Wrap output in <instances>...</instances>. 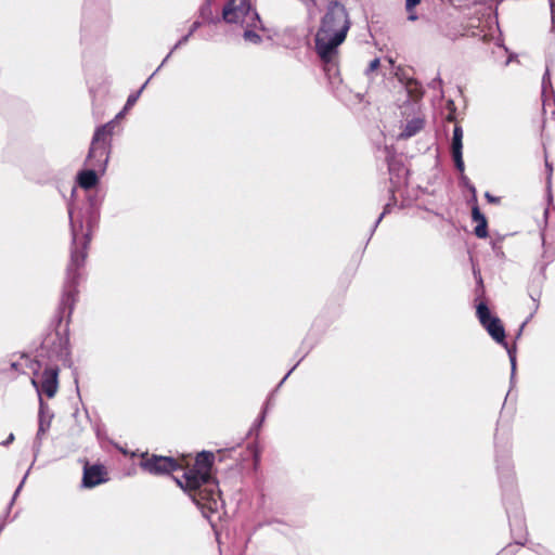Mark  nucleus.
Instances as JSON below:
<instances>
[{
	"label": "nucleus",
	"mask_w": 555,
	"mask_h": 555,
	"mask_svg": "<svg viewBox=\"0 0 555 555\" xmlns=\"http://www.w3.org/2000/svg\"><path fill=\"white\" fill-rule=\"evenodd\" d=\"M102 197L98 192H91L87 195V204L79 215L74 217V206L69 202L67 205L72 245L69 262L66 267V276L63 286V293L59 307V313L62 318L73 313L76 298L78 295V285L82 276V269L88 257V248L91 242L92 231L98 225L100 219V208Z\"/></svg>",
	"instance_id": "f257e3e1"
},
{
	"label": "nucleus",
	"mask_w": 555,
	"mask_h": 555,
	"mask_svg": "<svg viewBox=\"0 0 555 555\" xmlns=\"http://www.w3.org/2000/svg\"><path fill=\"white\" fill-rule=\"evenodd\" d=\"M350 27L351 21L346 7L338 0L330 1L314 36L315 53L322 63L334 65Z\"/></svg>",
	"instance_id": "f03ea898"
},
{
	"label": "nucleus",
	"mask_w": 555,
	"mask_h": 555,
	"mask_svg": "<svg viewBox=\"0 0 555 555\" xmlns=\"http://www.w3.org/2000/svg\"><path fill=\"white\" fill-rule=\"evenodd\" d=\"M214 461L212 452L202 451L196 455L193 468L184 472L183 480L176 479L197 506L210 511L218 508L221 498L218 481L211 476Z\"/></svg>",
	"instance_id": "7ed1b4c3"
},
{
	"label": "nucleus",
	"mask_w": 555,
	"mask_h": 555,
	"mask_svg": "<svg viewBox=\"0 0 555 555\" xmlns=\"http://www.w3.org/2000/svg\"><path fill=\"white\" fill-rule=\"evenodd\" d=\"M476 313L479 322L487 330L492 339L506 348L511 362V383L513 384L516 374V346H508L505 340V328L501 320L491 314V311L485 301H480L476 306Z\"/></svg>",
	"instance_id": "20e7f679"
},
{
	"label": "nucleus",
	"mask_w": 555,
	"mask_h": 555,
	"mask_svg": "<svg viewBox=\"0 0 555 555\" xmlns=\"http://www.w3.org/2000/svg\"><path fill=\"white\" fill-rule=\"evenodd\" d=\"M495 462L503 492H513L515 485L514 469L511 460V443L506 440L500 443L495 437ZM511 503L517 505V498L511 493Z\"/></svg>",
	"instance_id": "39448f33"
},
{
	"label": "nucleus",
	"mask_w": 555,
	"mask_h": 555,
	"mask_svg": "<svg viewBox=\"0 0 555 555\" xmlns=\"http://www.w3.org/2000/svg\"><path fill=\"white\" fill-rule=\"evenodd\" d=\"M259 13L250 4V0H229L222 9V20L228 24L244 26L248 22L259 23Z\"/></svg>",
	"instance_id": "423d86ee"
},
{
	"label": "nucleus",
	"mask_w": 555,
	"mask_h": 555,
	"mask_svg": "<svg viewBox=\"0 0 555 555\" xmlns=\"http://www.w3.org/2000/svg\"><path fill=\"white\" fill-rule=\"evenodd\" d=\"M44 350L51 361L55 360L63 364L69 362L70 351L68 347V337L66 336H62L59 333L49 335L42 343L41 356Z\"/></svg>",
	"instance_id": "0eeeda50"
},
{
	"label": "nucleus",
	"mask_w": 555,
	"mask_h": 555,
	"mask_svg": "<svg viewBox=\"0 0 555 555\" xmlns=\"http://www.w3.org/2000/svg\"><path fill=\"white\" fill-rule=\"evenodd\" d=\"M59 366L56 364H50L43 369L39 380L35 378L31 379V384L36 388L39 399L42 398V393L48 398H53L56 395L59 389Z\"/></svg>",
	"instance_id": "6e6552de"
},
{
	"label": "nucleus",
	"mask_w": 555,
	"mask_h": 555,
	"mask_svg": "<svg viewBox=\"0 0 555 555\" xmlns=\"http://www.w3.org/2000/svg\"><path fill=\"white\" fill-rule=\"evenodd\" d=\"M140 465L145 472L153 475L170 474L180 467L176 459L162 455L143 459Z\"/></svg>",
	"instance_id": "1a4fd4ad"
},
{
	"label": "nucleus",
	"mask_w": 555,
	"mask_h": 555,
	"mask_svg": "<svg viewBox=\"0 0 555 555\" xmlns=\"http://www.w3.org/2000/svg\"><path fill=\"white\" fill-rule=\"evenodd\" d=\"M111 149V144H107L103 141H95V138H92L87 155V163L91 167L104 171L108 164Z\"/></svg>",
	"instance_id": "9d476101"
},
{
	"label": "nucleus",
	"mask_w": 555,
	"mask_h": 555,
	"mask_svg": "<svg viewBox=\"0 0 555 555\" xmlns=\"http://www.w3.org/2000/svg\"><path fill=\"white\" fill-rule=\"evenodd\" d=\"M106 469L101 464L89 465L88 463L83 467L82 475V487L83 488H94L101 483L107 481L106 478Z\"/></svg>",
	"instance_id": "9b49d317"
},
{
	"label": "nucleus",
	"mask_w": 555,
	"mask_h": 555,
	"mask_svg": "<svg viewBox=\"0 0 555 555\" xmlns=\"http://www.w3.org/2000/svg\"><path fill=\"white\" fill-rule=\"evenodd\" d=\"M463 129L461 126L455 125L452 134L451 142V155L454 162L455 168L463 172L465 170V165L463 160Z\"/></svg>",
	"instance_id": "f8f14e48"
},
{
	"label": "nucleus",
	"mask_w": 555,
	"mask_h": 555,
	"mask_svg": "<svg viewBox=\"0 0 555 555\" xmlns=\"http://www.w3.org/2000/svg\"><path fill=\"white\" fill-rule=\"evenodd\" d=\"M472 219L477 222L474 233L479 238H486L488 236V221L486 216L481 212L477 201L472 207Z\"/></svg>",
	"instance_id": "ddd939ff"
},
{
	"label": "nucleus",
	"mask_w": 555,
	"mask_h": 555,
	"mask_svg": "<svg viewBox=\"0 0 555 555\" xmlns=\"http://www.w3.org/2000/svg\"><path fill=\"white\" fill-rule=\"evenodd\" d=\"M243 38L245 41L254 43V44H260L262 42V38L259 34H257L256 30H266L264 25L259 17V23L256 22H248L244 26Z\"/></svg>",
	"instance_id": "4468645a"
},
{
	"label": "nucleus",
	"mask_w": 555,
	"mask_h": 555,
	"mask_svg": "<svg viewBox=\"0 0 555 555\" xmlns=\"http://www.w3.org/2000/svg\"><path fill=\"white\" fill-rule=\"evenodd\" d=\"M77 183L86 191H90L95 188L99 183V176L95 169L91 168L79 171L77 175Z\"/></svg>",
	"instance_id": "2eb2a0df"
},
{
	"label": "nucleus",
	"mask_w": 555,
	"mask_h": 555,
	"mask_svg": "<svg viewBox=\"0 0 555 555\" xmlns=\"http://www.w3.org/2000/svg\"><path fill=\"white\" fill-rule=\"evenodd\" d=\"M53 417L54 414L50 410L48 403L44 402L42 398H40L38 412V427H40L41 433H48Z\"/></svg>",
	"instance_id": "dca6fc26"
},
{
	"label": "nucleus",
	"mask_w": 555,
	"mask_h": 555,
	"mask_svg": "<svg viewBox=\"0 0 555 555\" xmlns=\"http://www.w3.org/2000/svg\"><path fill=\"white\" fill-rule=\"evenodd\" d=\"M116 126V119H112L111 121L96 127L92 138H95V141H103L112 145V137L114 135Z\"/></svg>",
	"instance_id": "f3484780"
},
{
	"label": "nucleus",
	"mask_w": 555,
	"mask_h": 555,
	"mask_svg": "<svg viewBox=\"0 0 555 555\" xmlns=\"http://www.w3.org/2000/svg\"><path fill=\"white\" fill-rule=\"evenodd\" d=\"M424 127V121L421 118H413L406 122L403 130L399 134L400 139H408L415 135Z\"/></svg>",
	"instance_id": "a211bd4d"
},
{
	"label": "nucleus",
	"mask_w": 555,
	"mask_h": 555,
	"mask_svg": "<svg viewBox=\"0 0 555 555\" xmlns=\"http://www.w3.org/2000/svg\"><path fill=\"white\" fill-rule=\"evenodd\" d=\"M503 501L505 504V509L509 518V525L512 527V531H515V528H518L519 530H522L524 527V520L521 515L518 513V507H515V514L512 517L511 516V507L507 505V492H503Z\"/></svg>",
	"instance_id": "6ab92c4d"
},
{
	"label": "nucleus",
	"mask_w": 555,
	"mask_h": 555,
	"mask_svg": "<svg viewBox=\"0 0 555 555\" xmlns=\"http://www.w3.org/2000/svg\"><path fill=\"white\" fill-rule=\"evenodd\" d=\"M211 7L209 3H203L199 8V16L209 24H217L220 18L214 15Z\"/></svg>",
	"instance_id": "aec40b11"
},
{
	"label": "nucleus",
	"mask_w": 555,
	"mask_h": 555,
	"mask_svg": "<svg viewBox=\"0 0 555 555\" xmlns=\"http://www.w3.org/2000/svg\"><path fill=\"white\" fill-rule=\"evenodd\" d=\"M390 194H391V201L389 203H387L385 206H384V209H383V212L379 215V217L376 219V221L374 222L372 229H371V234H370V237L373 235V233L375 232V230L377 229L378 224L380 223V221L383 220V218L389 214L391 211V207L393 205H396L397 201H396V197H395V193L392 190H390Z\"/></svg>",
	"instance_id": "412c9836"
},
{
	"label": "nucleus",
	"mask_w": 555,
	"mask_h": 555,
	"mask_svg": "<svg viewBox=\"0 0 555 555\" xmlns=\"http://www.w3.org/2000/svg\"><path fill=\"white\" fill-rule=\"evenodd\" d=\"M202 26L201 22L198 21H195L193 22V24L191 25L189 31L186 35H184L183 37H181L178 42L173 46V49H178L180 48L181 46L185 44L189 39L192 37V35Z\"/></svg>",
	"instance_id": "4be33fe9"
},
{
	"label": "nucleus",
	"mask_w": 555,
	"mask_h": 555,
	"mask_svg": "<svg viewBox=\"0 0 555 555\" xmlns=\"http://www.w3.org/2000/svg\"><path fill=\"white\" fill-rule=\"evenodd\" d=\"M149 81H150V79H147L137 92H133L128 96L126 104L124 106V111L129 109L137 103V101L139 100L142 91L144 90V88L146 87Z\"/></svg>",
	"instance_id": "5701e85b"
},
{
	"label": "nucleus",
	"mask_w": 555,
	"mask_h": 555,
	"mask_svg": "<svg viewBox=\"0 0 555 555\" xmlns=\"http://www.w3.org/2000/svg\"><path fill=\"white\" fill-rule=\"evenodd\" d=\"M554 93L552 81H551V74L548 67H546L545 73L542 77V95L545 96L547 92Z\"/></svg>",
	"instance_id": "b1692460"
},
{
	"label": "nucleus",
	"mask_w": 555,
	"mask_h": 555,
	"mask_svg": "<svg viewBox=\"0 0 555 555\" xmlns=\"http://www.w3.org/2000/svg\"><path fill=\"white\" fill-rule=\"evenodd\" d=\"M267 410H268V402L264 404L260 415L258 416V418L255 421L254 425L251 426V428L249 430V435L258 434V430L260 429V427L262 426V423L264 422V418L267 415Z\"/></svg>",
	"instance_id": "393cba45"
},
{
	"label": "nucleus",
	"mask_w": 555,
	"mask_h": 555,
	"mask_svg": "<svg viewBox=\"0 0 555 555\" xmlns=\"http://www.w3.org/2000/svg\"><path fill=\"white\" fill-rule=\"evenodd\" d=\"M460 182H461L462 185H464V186H466L468 189V191L473 195V201L476 202L477 201L476 188H475V185L473 183H470V181L467 178V176L464 175V171L461 172Z\"/></svg>",
	"instance_id": "a878e982"
},
{
	"label": "nucleus",
	"mask_w": 555,
	"mask_h": 555,
	"mask_svg": "<svg viewBox=\"0 0 555 555\" xmlns=\"http://www.w3.org/2000/svg\"><path fill=\"white\" fill-rule=\"evenodd\" d=\"M46 434L47 433H41L40 431V427H38V430H37V434H36L35 440H34V444H33V450H34L35 457L40 452V449H41V446H42V439H43V436Z\"/></svg>",
	"instance_id": "bb28decb"
},
{
	"label": "nucleus",
	"mask_w": 555,
	"mask_h": 555,
	"mask_svg": "<svg viewBox=\"0 0 555 555\" xmlns=\"http://www.w3.org/2000/svg\"><path fill=\"white\" fill-rule=\"evenodd\" d=\"M380 65V61L378 57H375L374 60H372L367 66V68L365 69V75L366 76H370L373 72H375Z\"/></svg>",
	"instance_id": "cd10ccee"
},
{
	"label": "nucleus",
	"mask_w": 555,
	"mask_h": 555,
	"mask_svg": "<svg viewBox=\"0 0 555 555\" xmlns=\"http://www.w3.org/2000/svg\"><path fill=\"white\" fill-rule=\"evenodd\" d=\"M429 88L433 89V90H441L442 88V79L440 78V76L438 75L437 77H435L429 83H428Z\"/></svg>",
	"instance_id": "c85d7f7f"
},
{
	"label": "nucleus",
	"mask_w": 555,
	"mask_h": 555,
	"mask_svg": "<svg viewBox=\"0 0 555 555\" xmlns=\"http://www.w3.org/2000/svg\"><path fill=\"white\" fill-rule=\"evenodd\" d=\"M26 478H27V474H25V476L23 477V479H22V481L20 482L18 487L16 488V490H15V492H14V494H13V498H12V500H11L10 504H9L8 511H9V509L11 508V506L13 505V503H14V501H15L16 496L18 495V493H20V491H21V489H22V487H23V485H24V482H25Z\"/></svg>",
	"instance_id": "c756f323"
},
{
	"label": "nucleus",
	"mask_w": 555,
	"mask_h": 555,
	"mask_svg": "<svg viewBox=\"0 0 555 555\" xmlns=\"http://www.w3.org/2000/svg\"><path fill=\"white\" fill-rule=\"evenodd\" d=\"M420 3H421V0H405V9L408 12H411Z\"/></svg>",
	"instance_id": "7c9ffc66"
},
{
	"label": "nucleus",
	"mask_w": 555,
	"mask_h": 555,
	"mask_svg": "<svg viewBox=\"0 0 555 555\" xmlns=\"http://www.w3.org/2000/svg\"><path fill=\"white\" fill-rule=\"evenodd\" d=\"M485 197L491 204H499L501 202L500 197L492 195L490 192H486Z\"/></svg>",
	"instance_id": "2f4dec72"
},
{
	"label": "nucleus",
	"mask_w": 555,
	"mask_h": 555,
	"mask_svg": "<svg viewBox=\"0 0 555 555\" xmlns=\"http://www.w3.org/2000/svg\"><path fill=\"white\" fill-rule=\"evenodd\" d=\"M176 49H171L170 52L166 55V57L163 60L162 64L156 68V70L150 76V80L153 78V76L165 65L166 62H168L169 57L171 56L172 52Z\"/></svg>",
	"instance_id": "473e14b6"
},
{
	"label": "nucleus",
	"mask_w": 555,
	"mask_h": 555,
	"mask_svg": "<svg viewBox=\"0 0 555 555\" xmlns=\"http://www.w3.org/2000/svg\"><path fill=\"white\" fill-rule=\"evenodd\" d=\"M299 364V362H297L288 372L287 374L282 378V380L279 383L276 389H279L282 384L287 379V377L293 373V371L297 367V365Z\"/></svg>",
	"instance_id": "72a5a7b5"
},
{
	"label": "nucleus",
	"mask_w": 555,
	"mask_h": 555,
	"mask_svg": "<svg viewBox=\"0 0 555 555\" xmlns=\"http://www.w3.org/2000/svg\"><path fill=\"white\" fill-rule=\"evenodd\" d=\"M14 438H15L14 435L11 433L1 444L7 447L14 441Z\"/></svg>",
	"instance_id": "f704fd0d"
},
{
	"label": "nucleus",
	"mask_w": 555,
	"mask_h": 555,
	"mask_svg": "<svg viewBox=\"0 0 555 555\" xmlns=\"http://www.w3.org/2000/svg\"><path fill=\"white\" fill-rule=\"evenodd\" d=\"M531 299H532V300H533V302H534V309H533V312L529 315L528 320H529L530 318H532L533 313H534V312H537V310H538V308H539L538 298H535V297H533V296L531 295Z\"/></svg>",
	"instance_id": "c9c22d12"
},
{
	"label": "nucleus",
	"mask_w": 555,
	"mask_h": 555,
	"mask_svg": "<svg viewBox=\"0 0 555 555\" xmlns=\"http://www.w3.org/2000/svg\"><path fill=\"white\" fill-rule=\"evenodd\" d=\"M409 13H410L409 16H408L409 21L414 22V21H416L418 18L417 14L413 13V10L411 12H409Z\"/></svg>",
	"instance_id": "e433bc0d"
},
{
	"label": "nucleus",
	"mask_w": 555,
	"mask_h": 555,
	"mask_svg": "<svg viewBox=\"0 0 555 555\" xmlns=\"http://www.w3.org/2000/svg\"><path fill=\"white\" fill-rule=\"evenodd\" d=\"M551 11H552V22L555 25V15H554V1L550 0Z\"/></svg>",
	"instance_id": "4c0bfd02"
},
{
	"label": "nucleus",
	"mask_w": 555,
	"mask_h": 555,
	"mask_svg": "<svg viewBox=\"0 0 555 555\" xmlns=\"http://www.w3.org/2000/svg\"><path fill=\"white\" fill-rule=\"evenodd\" d=\"M20 363L16 361H13L10 363V367L12 371H18Z\"/></svg>",
	"instance_id": "58836bf2"
},
{
	"label": "nucleus",
	"mask_w": 555,
	"mask_h": 555,
	"mask_svg": "<svg viewBox=\"0 0 555 555\" xmlns=\"http://www.w3.org/2000/svg\"><path fill=\"white\" fill-rule=\"evenodd\" d=\"M387 162H388V170L391 173L395 169V164L389 159Z\"/></svg>",
	"instance_id": "ea45409f"
},
{
	"label": "nucleus",
	"mask_w": 555,
	"mask_h": 555,
	"mask_svg": "<svg viewBox=\"0 0 555 555\" xmlns=\"http://www.w3.org/2000/svg\"><path fill=\"white\" fill-rule=\"evenodd\" d=\"M125 112H126V111H124V109H122L121 112H119V113L115 116V118H114V119H116V124L118 122V119H120V118L124 116Z\"/></svg>",
	"instance_id": "a19ab883"
},
{
	"label": "nucleus",
	"mask_w": 555,
	"mask_h": 555,
	"mask_svg": "<svg viewBox=\"0 0 555 555\" xmlns=\"http://www.w3.org/2000/svg\"><path fill=\"white\" fill-rule=\"evenodd\" d=\"M545 166L550 172H552V166L550 165L547 158L545 159Z\"/></svg>",
	"instance_id": "79ce46f5"
},
{
	"label": "nucleus",
	"mask_w": 555,
	"mask_h": 555,
	"mask_svg": "<svg viewBox=\"0 0 555 555\" xmlns=\"http://www.w3.org/2000/svg\"><path fill=\"white\" fill-rule=\"evenodd\" d=\"M527 322H528V320H527V321H525V322L521 324V326H520V328H519V332H518V336L521 334V331H522V328L525 327V325H526V323H527Z\"/></svg>",
	"instance_id": "37998d69"
},
{
	"label": "nucleus",
	"mask_w": 555,
	"mask_h": 555,
	"mask_svg": "<svg viewBox=\"0 0 555 555\" xmlns=\"http://www.w3.org/2000/svg\"><path fill=\"white\" fill-rule=\"evenodd\" d=\"M478 285L480 286L481 289L483 288L481 276L478 278Z\"/></svg>",
	"instance_id": "c03bdc74"
},
{
	"label": "nucleus",
	"mask_w": 555,
	"mask_h": 555,
	"mask_svg": "<svg viewBox=\"0 0 555 555\" xmlns=\"http://www.w3.org/2000/svg\"><path fill=\"white\" fill-rule=\"evenodd\" d=\"M215 0H205L203 3H209V5H212Z\"/></svg>",
	"instance_id": "a18cd8bd"
},
{
	"label": "nucleus",
	"mask_w": 555,
	"mask_h": 555,
	"mask_svg": "<svg viewBox=\"0 0 555 555\" xmlns=\"http://www.w3.org/2000/svg\"><path fill=\"white\" fill-rule=\"evenodd\" d=\"M541 550H542V552H540V554H541V555H545V554H546L545 548H541Z\"/></svg>",
	"instance_id": "49530a36"
},
{
	"label": "nucleus",
	"mask_w": 555,
	"mask_h": 555,
	"mask_svg": "<svg viewBox=\"0 0 555 555\" xmlns=\"http://www.w3.org/2000/svg\"><path fill=\"white\" fill-rule=\"evenodd\" d=\"M511 61H512V57H508L507 61L505 62V65H508Z\"/></svg>",
	"instance_id": "de8ad7c7"
},
{
	"label": "nucleus",
	"mask_w": 555,
	"mask_h": 555,
	"mask_svg": "<svg viewBox=\"0 0 555 555\" xmlns=\"http://www.w3.org/2000/svg\"><path fill=\"white\" fill-rule=\"evenodd\" d=\"M517 544H520V545H524V542L522 541H516Z\"/></svg>",
	"instance_id": "09e8293b"
}]
</instances>
